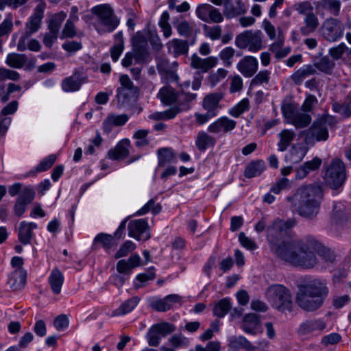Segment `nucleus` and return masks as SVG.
Instances as JSON below:
<instances>
[{"label":"nucleus","mask_w":351,"mask_h":351,"mask_svg":"<svg viewBox=\"0 0 351 351\" xmlns=\"http://www.w3.org/2000/svg\"><path fill=\"white\" fill-rule=\"evenodd\" d=\"M45 5V3L42 2L35 8L33 15L27 23V28L29 30L30 34L36 32L39 29Z\"/></svg>","instance_id":"20"},{"label":"nucleus","mask_w":351,"mask_h":351,"mask_svg":"<svg viewBox=\"0 0 351 351\" xmlns=\"http://www.w3.org/2000/svg\"><path fill=\"white\" fill-rule=\"evenodd\" d=\"M346 180V168L339 159L333 160L326 169L325 180L332 188L337 189L341 186Z\"/></svg>","instance_id":"8"},{"label":"nucleus","mask_w":351,"mask_h":351,"mask_svg":"<svg viewBox=\"0 0 351 351\" xmlns=\"http://www.w3.org/2000/svg\"><path fill=\"white\" fill-rule=\"evenodd\" d=\"M265 167V162L262 160L252 162L245 167L244 175L248 178L258 176L264 171Z\"/></svg>","instance_id":"40"},{"label":"nucleus","mask_w":351,"mask_h":351,"mask_svg":"<svg viewBox=\"0 0 351 351\" xmlns=\"http://www.w3.org/2000/svg\"><path fill=\"white\" fill-rule=\"evenodd\" d=\"M320 247V243L311 236L302 239L288 238L271 248L276 256L292 265L305 268L313 267L317 263L315 252Z\"/></svg>","instance_id":"1"},{"label":"nucleus","mask_w":351,"mask_h":351,"mask_svg":"<svg viewBox=\"0 0 351 351\" xmlns=\"http://www.w3.org/2000/svg\"><path fill=\"white\" fill-rule=\"evenodd\" d=\"M322 164V160L317 157L314 158L313 160L304 162L300 166L296 172V178L302 179L307 176L311 171L317 169Z\"/></svg>","instance_id":"28"},{"label":"nucleus","mask_w":351,"mask_h":351,"mask_svg":"<svg viewBox=\"0 0 351 351\" xmlns=\"http://www.w3.org/2000/svg\"><path fill=\"white\" fill-rule=\"evenodd\" d=\"M169 18V13L167 12H164L160 21L158 22V25L162 29L163 36L167 38H169L172 34V29L170 24L168 22Z\"/></svg>","instance_id":"48"},{"label":"nucleus","mask_w":351,"mask_h":351,"mask_svg":"<svg viewBox=\"0 0 351 351\" xmlns=\"http://www.w3.org/2000/svg\"><path fill=\"white\" fill-rule=\"evenodd\" d=\"M130 141L123 139L113 149H110L108 157L112 160H119L125 158L129 154Z\"/></svg>","instance_id":"25"},{"label":"nucleus","mask_w":351,"mask_h":351,"mask_svg":"<svg viewBox=\"0 0 351 351\" xmlns=\"http://www.w3.org/2000/svg\"><path fill=\"white\" fill-rule=\"evenodd\" d=\"M332 108L335 112L341 114L343 118L351 117V107L348 103L334 102Z\"/></svg>","instance_id":"47"},{"label":"nucleus","mask_w":351,"mask_h":351,"mask_svg":"<svg viewBox=\"0 0 351 351\" xmlns=\"http://www.w3.org/2000/svg\"><path fill=\"white\" fill-rule=\"evenodd\" d=\"M139 302L138 297H133L123 302L118 308L112 312V316H119L131 312Z\"/></svg>","instance_id":"39"},{"label":"nucleus","mask_w":351,"mask_h":351,"mask_svg":"<svg viewBox=\"0 0 351 351\" xmlns=\"http://www.w3.org/2000/svg\"><path fill=\"white\" fill-rule=\"evenodd\" d=\"M66 16V14L64 12H60L53 15L49 22V30L58 33L61 24Z\"/></svg>","instance_id":"45"},{"label":"nucleus","mask_w":351,"mask_h":351,"mask_svg":"<svg viewBox=\"0 0 351 351\" xmlns=\"http://www.w3.org/2000/svg\"><path fill=\"white\" fill-rule=\"evenodd\" d=\"M250 108V101L248 99H243L234 107L228 111L230 115L234 117H239L244 112L247 111Z\"/></svg>","instance_id":"46"},{"label":"nucleus","mask_w":351,"mask_h":351,"mask_svg":"<svg viewBox=\"0 0 351 351\" xmlns=\"http://www.w3.org/2000/svg\"><path fill=\"white\" fill-rule=\"evenodd\" d=\"M64 279L62 273L58 269L52 270L48 278V282L53 293L59 294L61 292Z\"/></svg>","instance_id":"27"},{"label":"nucleus","mask_w":351,"mask_h":351,"mask_svg":"<svg viewBox=\"0 0 351 351\" xmlns=\"http://www.w3.org/2000/svg\"><path fill=\"white\" fill-rule=\"evenodd\" d=\"M258 325V316L255 313H249L244 316L241 328L246 333L254 334Z\"/></svg>","instance_id":"33"},{"label":"nucleus","mask_w":351,"mask_h":351,"mask_svg":"<svg viewBox=\"0 0 351 351\" xmlns=\"http://www.w3.org/2000/svg\"><path fill=\"white\" fill-rule=\"evenodd\" d=\"M221 99L222 95L219 93L208 94L203 100L202 107L206 111L216 117L219 112V101Z\"/></svg>","instance_id":"18"},{"label":"nucleus","mask_w":351,"mask_h":351,"mask_svg":"<svg viewBox=\"0 0 351 351\" xmlns=\"http://www.w3.org/2000/svg\"><path fill=\"white\" fill-rule=\"evenodd\" d=\"M35 197V191L32 186H26L19 193L17 199L29 204Z\"/></svg>","instance_id":"52"},{"label":"nucleus","mask_w":351,"mask_h":351,"mask_svg":"<svg viewBox=\"0 0 351 351\" xmlns=\"http://www.w3.org/2000/svg\"><path fill=\"white\" fill-rule=\"evenodd\" d=\"M307 153L305 147L300 145H294L291 147L289 152L286 155V160L291 164H296L301 162Z\"/></svg>","instance_id":"26"},{"label":"nucleus","mask_w":351,"mask_h":351,"mask_svg":"<svg viewBox=\"0 0 351 351\" xmlns=\"http://www.w3.org/2000/svg\"><path fill=\"white\" fill-rule=\"evenodd\" d=\"M160 334L158 332V330L156 329V328L152 326L148 330V332L147 334V339L148 341V343L149 346H157L160 343V338H161Z\"/></svg>","instance_id":"58"},{"label":"nucleus","mask_w":351,"mask_h":351,"mask_svg":"<svg viewBox=\"0 0 351 351\" xmlns=\"http://www.w3.org/2000/svg\"><path fill=\"white\" fill-rule=\"evenodd\" d=\"M158 166L165 167L167 165L176 162V156L172 149L164 147L158 150Z\"/></svg>","instance_id":"32"},{"label":"nucleus","mask_w":351,"mask_h":351,"mask_svg":"<svg viewBox=\"0 0 351 351\" xmlns=\"http://www.w3.org/2000/svg\"><path fill=\"white\" fill-rule=\"evenodd\" d=\"M11 265L18 269L10 275L9 283L11 287L16 289L20 285H23L26 280L25 273L21 269L23 265V260L21 257L14 256L11 260Z\"/></svg>","instance_id":"13"},{"label":"nucleus","mask_w":351,"mask_h":351,"mask_svg":"<svg viewBox=\"0 0 351 351\" xmlns=\"http://www.w3.org/2000/svg\"><path fill=\"white\" fill-rule=\"evenodd\" d=\"M278 150L282 152L291 145L296 137V134L291 130L284 129L278 134Z\"/></svg>","instance_id":"23"},{"label":"nucleus","mask_w":351,"mask_h":351,"mask_svg":"<svg viewBox=\"0 0 351 351\" xmlns=\"http://www.w3.org/2000/svg\"><path fill=\"white\" fill-rule=\"evenodd\" d=\"M176 28L180 36L189 37L193 32V25L186 20H182L177 23Z\"/></svg>","instance_id":"49"},{"label":"nucleus","mask_w":351,"mask_h":351,"mask_svg":"<svg viewBox=\"0 0 351 351\" xmlns=\"http://www.w3.org/2000/svg\"><path fill=\"white\" fill-rule=\"evenodd\" d=\"M311 121V117L308 113L297 111L289 123L298 128H302L306 127Z\"/></svg>","instance_id":"41"},{"label":"nucleus","mask_w":351,"mask_h":351,"mask_svg":"<svg viewBox=\"0 0 351 351\" xmlns=\"http://www.w3.org/2000/svg\"><path fill=\"white\" fill-rule=\"evenodd\" d=\"M258 62L256 58L247 56L242 58L237 64L238 71L245 77H251L257 71Z\"/></svg>","instance_id":"14"},{"label":"nucleus","mask_w":351,"mask_h":351,"mask_svg":"<svg viewBox=\"0 0 351 351\" xmlns=\"http://www.w3.org/2000/svg\"><path fill=\"white\" fill-rule=\"evenodd\" d=\"M315 5L318 12L324 14L327 12L334 16H338L341 9V2L339 0H318Z\"/></svg>","instance_id":"16"},{"label":"nucleus","mask_w":351,"mask_h":351,"mask_svg":"<svg viewBox=\"0 0 351 351\" xmlns=\"http://www.w3.org/2000/svg\"><path fill=\"white\" fill-rule=\"evenodd\" d=\"M213 5L208 3L199 4L197 6L195 14L198 19L204 22H208V17Z\"/></svg>","instance_id":"51"},{"label":"nucleus","mask_w":351,"mask_h":351,"mask_svg":"<svg viewBox=\"0 0 351 351\" xmlns=\"http://www.w3.org/2000/svg\"><path fill=\"white\" fill-rule=\"evenodd\" d=\"M78 8L77 6L71 8L69 19L66 21L62 29V36L64 38H73L76 35L74 23L79 18L77 16Z\"/></svg>","instance_id":"21"},{"label":"nucleus","mask_w":351,"mask_h":351,"mask_svg":"<svg viewBox=\"0 0 351 351\" xmlns=\"http://www.w3.org/2000/svg\"><path fill=\"white\" fill-rule=\"evenodd\" d=\"M82 80L78 75H73L64 79L62 82V88L65 92H74L80 88Z\"/></svg>","instance_id":"34"},{"label":"nucleus","mask_w":351,"mask_h":351,"mask_svg":"<svg viewBox=\"0 0 351 351\" xmlns=\"http://www.w3.org/2000/svg\"><path fill=\"white\" fill-rule=\"evenodd\" d=\"M322 198V186L314 183L301 186L293 196H288L286 199L300 216L312 219L319 213Z\"/></svg>","instance_id":"3"},{"label":"nucleus","mask_w":351,"mask_h":351,"mask_svg":"<svg viewBox=\"0 0 351 351\" xmlns=\"http://www.w3.org/2000/svg\"><path fill=\"white\" fill-rule=\"evenodd\" d=\"M305 25L300 28L303 36H308L314 32L319 26L318 18L313 13H308L304 19Z\"/></svg>","instance_id":"30"},{"label":"nucleus","mask_w":351,"mask_h":351,"mask_svg":"<svg viewBox=\"0 0 351 351\" xmlns=\"http://www.w3.org/2000/svg\"><path fill=\"white\" fill-rule=\"evenodd\" d=\"M228 71L220 68L216 72L209 75V81L213 86H215L221 80H223L228 75Z\"/></svg>","instance_id":"63"},{"label":"nucleus","mask_w":351,"mask_h":351,"mask_svg":"<svg viewBox=\"0 0 351 351\" xmlns=\"http://www.w3.org/2000/svg\"><path fill=\"white\" fill-rule=\"evenodd\" d=\"M161 210V206L156 204L154 199L149 200L141 209L136 212L137 215H143L151 211L153 214L156 215Z\"/></svg>","instance_id":"50"},{"label":"nucleus","mask_w":351,"mask_h":351,"mask_svg":"<svg viewBox=\"0 0 351 351\" xmlns=\"http://www.w3.org/2000/svg\"><path fill=\"white\" fill-rule=\"evenodd\" d=\"M344 30L343 23L338 19L332 17L326 19L320 27L322 36L330 43L337 42L341 39L343 36Z\"/></svg>","instance_id":"7"},{"label":"nucleus","mask_w":351,"mask_h":351,"mask_svg":"<svg viewBox=\"0 0 351 351\" xmlns=\"http://www.w3.org/2000/svg\"><path fill=\"white\" fill-rule=\"evenodd\" d=\"M136 248V245L131 241H125L115 254L114 257L119 258L121 257L126 256L130 252H132Z\"/></svg>","instance_id":"56"},{"label":"nucleus","mask_w":351,"mask_h":351,"mask_svg":"<svg viewBox=\"0 0 351 351\" xmlns=\"http://www.w3.org/2000/svg\"><path fill=\"white\" fill-rule=\"evenodd\" d=\"M316 70L313 66L310 64L304 65L297 70L291 77L292 81L296 84H301L308 77L314 75Z\"/></svg>","instance_id":"29"},{"label":"nucleus","mask_w":351,"mask_h":351,"mask_svg":"<svg viewBox=\"0 0 351 351\" xmlns=\"http://www.w3.org/2000/svg\"><path fill=\"white\" fill-rule=\"evenodd\" d=\"M178 94L171 87L165 86L160 90L158 97L163 104L170 105L178 102Z\"/></svg>","instance_id":"36"},{"label":"nucleus","mask_w":351,"mask_h":351,"mask_svg":"<svg viewBox=\"0 0 351 351\" xmlns=\"http://www.w3.org/2000/svg\"><path fill=\"white\" fill-rule=\"evenodd\" d=\"M148 134V130H139L134 134V138L136 139L135 145L136 147H141L148 145L149 141L146 138Z\"/></svg>","instance_id":"61"},{"label":"nucleus","mask_w":351,"mask_h":351,"mask_svg":"<svg viewBox=\"0 0 351 351\" xmlns=\"http://www.w3.org/2000/svg\"><path fill=\"white\" fill-rule=\"evenodd\" d=\"M313 66L323 73L330 74L335 67V63L328 57H324L315 62Z\"/></svg>","instance_id":"44"},{"label":"nucleus","mask_w":351,"mask_h":351,"mask_svg":"<svg viewBox=\"0 0 351 351\" xmlns=\"http://www.w3.org/2000/svg\"><path fill=\"white\" fill-rule=\"evenodd\" d=\"M92 12L97 16L99 24L104 26L105 32H113L119 24V19L114 14L112 8L108 4H102L93 7Z\"/></svg>","instance_id":"5"},{"label":"nucleus","mask_w":351,"mask_h":351,"mask_svg":"<svg viewBox=\"0 0 351 351\" xmlns=\"http://www.w3.org/2000/svg\"><path fill=\"white\" fill-rule=\"evenodd\" d=\"M27 61V58L25 54L11 53L7 56L5 63L7 65L14 69L22 68Z\"/></svg>","instance_id":"37"},{"label":"nucleus","mask_w":351,"mask_h":351,"mask_svg":"<svg viewBox=\"0 0 351 351\" xmlns=\"http://www.w3.org/2000/svg\"><path fill=\"white\" fill-rule=\"evenodd\" d=\"M169 53L173 54L174 57H178L188 53V42L179 38H173L166 44Z\"/></svg>","instance_id":"19"},{"label":"nucleus","mask_w":351,"mask_h":351,"mask_svg":"<svg viewBox=\"0 0 351 351\" xmlns=\"http://www.w3.org/2000/svg\"><path fill=\"white\" fill-rule=\"evenodd\" d=\"M114 45L110 49V56L114 62H117L124 49V42L121 32L114 35Z\"/></svg>","instance_id":"35"},{"label":"nucleus","mask_w":351,"mask_h":351,"mask_svg":"<svg viewBox=\"0 0 351 351\" xmlns=\"http://www.w3.org/2000/svg\"><path fill=\"white\" fill-rule=\"evenodd\" d=\"M231 308L230 300L223 298L219 300L213 308V313L219 317H224Z\"/></svg>","instance_id":"43"},{"label":"nucleus","mask_w":351,"mask_h":351,"mask_svg":"<svg viewBox=\"0 0 351 351\" xmlns=\"http://www.w3.org/2000/svg\"><path fill=\"white\" fill-rule=\"evenodd\" d=\"M235 44L239 49H247L251 52H256L263 47L262 33L245 31L236 37Z\"/></svg>","instance_id":"9"},{"label":"nucleus","mask_w":351,"mask_h":351,"mask_svg":"<svg viewBox=\"0 0 351 351\" xmlns=\"http://www.w3.org/2000/svg\"><path fill=\"white\" fill-rule=\"evenodd\" d=\"M129 119L126 114H110L103 122V130L106 134L111 132L114 127L123 125Z\"/></svg>","instance_id":"17"},{"label":"nucleus","mask_w":351,"mask_h":351,"mask_svg":"<svg viewBox=\"0 0 351 351\" xmlns=\"http://www.w3.org/2000/svg\"><path fill=\"white\" fill-rule=\"evenodd\" d=\"M328 138V130L320 121H315L311 127L307 130L306 139L308 141L315 139L317 141H326Z\"/></svg>","instance_id":"15"},{"label":"nucleus","mask_w":351,"mask_h":351,"mask_svg":"<svg viewBox=\"0 0 351 351\" xmlns=\"http://www.w3.org/2000/svg\"><path fill=\"white\" fill-rule=\"evenodd\" d=\"M148 223L144 219L132 220L128 224L129 236L136 240H147L150 238Z\"/></svg>","instance_id":"10"},{"label":"nucleus","mask_w":351,"mask_h":351,"mask_svg":"<svg viewBox=\"0 0 351 351\" xmlns=\"http://www.w3.org/2000/svg\"><path fill=\"white\" fill-rule=\"evenodd\" d=\"M315 253H318L323 258V260L326 263H332L336 259V255L335 252L330 249L323 247L321 243L319 249L317 251H315Z\"/></svg>","instance_id":"57"},{"label":"nucleus","mask_w":351,"mask_h":351,"mask_svg":"<svg viewBox=\"0 0 351 351\" xmlns=\"http://www.w3.org/2000/svg\"><path fill=\"white\" fill-rule=\"evenodd\" d=\"M326 326V324L321 319L307 320L300 326L298 331L301 335H306L317 331L322 332Z\"/></svg>","instance_id":"22"},{"label":"nucleus","mask_w":351,"mask_h":351,"mask_svg":"<svg viewBox=\"0 0 351 351\" xmlns=\"http://www.w3.org/2000/svg\"><path fill=\"white\" fill-rule=\"evenodd\" d=\"M190 66L199 73H207L211 69L215 67L219 62L217 57L208 56L205 58L199 57L197 53L191 55Z\"/></svg>","instance_id":"11"},{"label":"nucleus","mask_w":351,"mask_h":351,"mask_svg":"<svg viewBox=\"0 0 351 351\" xmlns=\"http://www.w3.org/2000/svg\"><path fill=\"white\" fill-rule=\"evenodd\" d=\"M99 245L106 251L109 250L113 245V237L110 234L99 233L94 239L93 248L97 249Z\"/></svg>","instance_id":"38"},{"label":"nucleus","mask_w":351,"mask_h":351,"mask_svg":"<svg viewBox=\"0 0 351 351\" xmlns=\"http://www.w3.org/2000/svg\"><path fill=\"white\" fill-rule=\"evenodd\" d=\"M265 297L272 307L279 311H290L292 308L291 292L282 285L275 284L269 286L265 291Z\"/></svg>","instance_id":"4"},{"label":"nucleus","mask_w":351,"mask_h":351,"mask_svg":"<svg viewBox=\"0 0 351 351\" xmlns=\"http://www.w3.org/2000/svg\"><path fill=\"white\" fill-rule=\"evenodd\" d=\"M37 228V224L34 222H21L19 228V239L23 244L29 243L32 237V230Z\"/></svg>","instance_id":"24"},{"label":"nucleus","mask_w":351,"mask_h":351,"mask_svg":"<svg viewBox=\"0 0 351 351\" xmlns=\"http://www.w3.org/2000/svg\"><path fill=\"white\" fill-rule=\"evenodd\" d=\"M349 210L340 202L335 203L331 219L332 223L336 224L342 223L348 219Z\"/></svg>","instance_id":"31"},{"label":"nucleus","mask_w":351,"mask_h":351,"mask_svg":"<svg viewBox=\"0 0 351 351\" xmlns=\"http://www.w3.org/2000/svg\"><path fill=\"white\" fill-rule=\"evenodd\" d=\"M237 125V122L228 117L218 118L208 127V131L213 134H223L232 131Z\"/></svg>","instance_id":"12"},{"label":"nucleus","mask_w":351,"mask_h":351,"mask_svg":"<svg viewBox=\"0 0 351 351\" xmlns=\"http://www.w3.org/2000/svg\"><path fill=\"white\" fill-rule=\"evenodd\" d=\"M169 341L175 348H186L189 344V339L180 335H173Z\"/></svg>","instance_id":"59"},{"label":"nucleus","mask_w":351,"mask_h":351,"mask_svg":"<svg viewBox=\"0 0 351 351\" xmlns=\"http://www.w3.org/2000/svg\"><path fill=\"white\" fill-rule=\"evenodd\" d=\"M154 326L162 337H166L176 330V326L168 322L159 323Z\"/></svg>","instance_id":"60"},{"label":"nucleus","mask_w":351,"mask_h":351,"mask_svg":"<svg viewBox=\"0 0 351 351\" xmlns=\"http://www.w3.org/2000/svg\"><path fill=\"white\" fill-rule=\"evenodd\" d=\"M330 293L328 282L322 278H313L298 286L295 302L302 310L313 312L324 304Z\"/></svg>","instance_id":"2"},{"label":"nucleus","mask_w":351,"mask_h":351,"mask_svg":"<svg viewBox=\"0 0 351 351\" xmlns=\"http://www.w3.org/2000/svg\"><path fill=\"white\" fill-rule=\"evenodd\" d=\"M215 143L214 138L205 132H199L195 141V145L200 150L206 149L208 146H213Z\"/></svg>","instance_id":"42"},{"label":"nucleus","mask_w":351,"mask_h":351,"mask_svg":"<svg viewBox=\"0 0 351 351\" xmlns=\"http://www.w3.org/2000/svg\"><path fill=\"white\" fill-rule=\"evenodd\" d=\"M56 160V156L55 154H51L47 157L45 158L40 162L36 166V170L38 172H43L50 169Z\"/></svg>","instance_id":"55"},{"label":"nucleus","mask_w":351,"mask_h":351,"mask_svg":"<svg viewBox=\"0 0 351 351\" xmlns=\"http://www.w3.org/2000/svg\"><path fill=\"white\" fill-rule=\"evenodd\" d=\"M296 223L295 219H290L287 221L277 219L267 228V239L271 247L279 244L278 242L283 237L288 234L289 230Z\"/></svg>","instance_id":"6"},{"label":"nucleus","mask_w":351,"mask_h":351,"mask_svg":"<svg viewBox=\"0 0 351 351\" xmlns=\"http://www.w3.org/2000/svg\"><path fill=\"white\" fill-rule=\"evenodd\" d=\"M204 31L206 37L212 40H218L221 36L222 29L219 25L204 27Z\"/></svg>","instance_id":"53"},{"label":"nucleus","mask_w":351,"mask_h":351,"mask_svg":"<svg viewBox=\"0 0 351 351\" xmlns=\"http://www.w3.org/2000/svg\"><path fill=\"white\" fill-rule=\"evenodd\" d=\"M290 187V181L286 178H282L271 187L270 191L275 194H279L282 190Z\"/></svg>","instance_id":"64"},{"label":"nucleus","mask_w":351,"mask_h":351,"mask_svg":"<svg viewBox=\"0 0 351 351\" xmlns=\"http://www.w3.org/2000/svg\"><path fill=\"white\" fill-rule=\"evenodd\" d=\"M234 54V49L232 47H227L223 49L219 53V58L223 61L224 66L232 65V59Z\"/></svg>","instance_id":"54"},{"label":"nucleus","mask_w":351,"mask_h":351,"mask_svg":"<svg viewBox=\"0 0 351 351\" xmlns=\"http://www.w3.org/2000/svg\"><path fill=\"white\" fill-rule=\"evenodd\" d=\"M132 92V90L127 89L125 88H119L117 89V94L118 103L121 106H125L128 104L130 94Z\"/></svg>","instance_id":"62"}]
</instances>
